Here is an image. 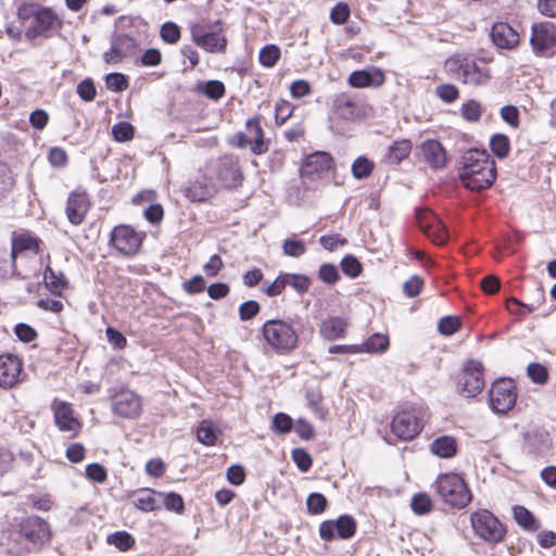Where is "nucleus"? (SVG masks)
Here are the masks:
<instances>
[{
	"mask_svg": "<svg viewBox=\"0 0 556 556\" xmlns=\"http://www.w3.org/2000/svg\"><path fill=\"white\" fill-rule=\"evenodd\" d=\"M351 15L350 7L346 2H338L330 11L329 20L334 25H343L348 22Z\"/></svg>",
	"mask_w": 556,
	"mask_h": 556,
	"instance_id": "bf43d9fd",
	"label": "nucleus"
},
{
	"mask_svg": "<svg viewBox=\"0 0 556 556\" xmlns=\"http://www.w3.org/2000/svg\"><path fill=\"white\" fill-rule=\"evenodd\" d=\"M348 328L346 320L341 316H330L325 319L319 328L320 336L327 341L342 339Z\"/></svg>",
	"mask_w": 556,
	"mask_h": 556,
	"instance_id": "bb28decb",
	"label": "nucleus"
},
{
	"mask_svg": "<svg viewBox=\"0 0 556 556\" xmlns=\"http://www.w3.org/2000/svg\"><path fill=\"white\" fill-rule=\"evenodd\" d=\"M112 408L122 418H137L142 412L141 397L131 390H122L113 397Z\"/></svg>",
	"mask_w": 556,
	"mask_h": 556,
	"instance_id": "dca6fc26",
	"label": "nucleus"
},
{
	"mask_svg": "<svg viewBox=\"0 0 556 556\" xmlns=\"http://www.w3.org/2000/svg\"><path fill=\"white\" fill-rule=\"evenodd\" d=\"M185 197L192 203H204L210 200L214 193L205 175L190 180L184 190Z\"/></svg>",
	"mask_w": 556,
	"mask_h": 556,
	"instance_id": "b1692460",
	"label": "nucleus"
},
{
	"mask_svg": "<svg viewBox=\"0 0 556 556\" xmlns=\"http://www.w3.org/2000/svg\"><path fill=\"white\" fill-rule=\"evenodd\" d=\"M530 45L536 55L549 56L556 53V24L549 21L534 23Z\"/></svg>",
	"mask_w": 556,
	"mask_h": 556,
	"instance_id": "1a4fd4ad",
	"label": "nucleus"
},
{
	"mask_svg": "<svg viewBox=\"0 0 556 556\" xmlns=\"http://www.w3.org/2000/svg\"><path fill=\"white\" fill-rule=\"evenodd\" d=\"M52 409L54 413V421L61 431H73L78 426V420L73 415V409L67 402L58 401L56 399L52 403Z\"/></svg>",
	"mask_w": 556,
	"mask_h": 556,
	"instance_id": "393cba45",
	"label": "nucleus"
},
{
	"mask_svg": "<svg viewBox=\"0 0 556 556\" xmlns=\"http://www.w3.org/2000/svg\"><path fill=\"white\" fill-rule=\"evenodd\" d=\"M342 273L351 278H357L363 271V265L358 258L352 254H346L340 262Z\"/></svg>",
	"mask_w": 556,
	"mask_h": 556,
	"instance_id": "37998d69",
	"label": "nucleus"
},
{
	"mask_svg": "<svg viewBox=\"0 0 556 556\" xmlns=\"http://www.w3.org/2000/svg\"><path fill=\"white\" fill-rule=\"evenodd\" d=\"M457 77L466 85L480 86L489 83L491 74L482 61L464 59L458 66Z\"/></svg>",
	"mask_w": 556,
	"mask_h": 556,
	"instance_id": "2eb2a0df",
	"label": "nucleus"
},
{
	"mask_svg": "<svg viewBox=\"0 0 556 556\" xmlns=\"http://www.w3.org/2000/svg\"><path fill=\"white\" fill-rule=\"evenodd\" d=\"M282 251L285 255L296 258L305 254L306 245L303 240L291 237L283 241Z\"/></svg>",
	"mask_w": 556,
	"mask_h": 556,
	"instance_id": "6e6d98bb",
	"label": "nucleus"
},
{
	"mask_svg": "<svg viewBox=\"0 0 556 556\" xmlns=\"http://www.w3.org/2000/svg\"><path fill=\"white\" fill-rule=\"evenodd\" d=\"M489 146L492 154L500 160L507 157L510 152L509 137L502 132L492 135Z\"/></svg>",
	"mask_w": 556,
	"mask_h": 556,
	"instance_id": "4c0bfd02",
	"label": "nucleus"
},
{
	"mask_svg": "<svg viewBox=\"0 0 556 556\" xmlns=\"http://www.w3.org/2000/svg\"><path fill=\"white\" fill-rule=\"evenodd\" d=\"M390 345V340L387 334L375 332L363 343L358 344L361 353H384Z\"/></svg>",
	"mask_w": 556,
	"mask_h": 556,
	"instance_id": "f704fd0d",
	"label": "nucleus"
},
{
	"mask_svg": "<svg viewBox=\"0 0 556 556\" xmlns=\"http://www.w3.org/2000/svg\"><path fill=\"white\" fill-rule=\"evenodd\" d=\"M293 426V419L286 413L280 412L273 417V430L280 435L290 433Z\"/></svg>",
	"mask_w": 556,
	"mask_h": 556,
	"instance_id": "864d4df0",
	"label": "nucleus"
},
{
	"mask_svg": "<svg viewBox=\"0 0 556 556\" xmlns=\"http://www.w3.org/2000/svg\"><path fill=\"white\" fill-rule=\"evenodd\" d=\"M23 361L13 353L0 355V388L10 389L22 381Z\"/></svg>",
	"mask_w": 556,
	"mask_h": 556,
	"instance_id": "f3484780",
	"label": "nucleus"
},
{
	"mask_svg": "<svg viewBox=\"0 0 556 556\" xmlns=\"http://www.w3.org/2000/svg\"><path fill=\"white\" fill-rule=\"evenodd\" d=\"M305 397L307 400L309 408L314 412V414L320 418L325 419L328 410L323 406V393L319 388H307L305 391Z\"/></svg>",
	"mask_w": 556,
	"mask_h": 556,
	"instance_id": "58836bf2",
	"label": "nucleus"
},
{
	"mask_svg": "<svg viewBox=\"0 0 556 556\" xmlns=\"http://www.w3.org/2000/svg\"><path fill=\"white\" fill-rule=\"evenodd\" d=\"M435 490L444 503L462 509L472 500V494L459 473H442L435 481Z\"/></svg>",
	"mask_w": 556,
	"mask_h": 556,
	"instance_id": "7ed1b4c3",
	"label": "nucleus"
},
{
	"mask_svg": "<svg viewBox=\"0 0 556 556\" xmlns=\"http://www.w3.org/2000/svg\"><path fill=\"white\" fill-rule=\"evenodd\" d=\"M45 7L46 5L38 2L24 1L16 9V16L22 23H25L28 20L34 22L36 16L41 12L40 9H43Z\"/></svg>",
	"mask_w": 556,
	"mask_h": 556,
	"instance_id": "79ce46f5",
	"label": "nucleus"
},
{
	"mask_svg": "<svg viewBox=\"0 0 556 556\" xmlns=\"http://www.w3.org/2000/svg\"><path fill=\"white\" fill-rule=\"evenodd\" d=\"M462 116L467 122L473 123L478 122L481 117L482 109L481 104L476 100L466 101L460 109Z\"/></svg>",
	"mask_w": 556,
	"mask_h": 556,
	"instance_id": "0e129e2a",
	"label": "nucleus"
},
{
	"mask_svg": "<svg viewBox=\"0 0 556 556\" xmlns=\"http://www.w3.org/2000/svg\"><path fill=\"white\" fill-rule=\"evenodd\" d=\"M193 41L210 53H224L227 47L225 36H219L216 30L202 31L199 25L191 26Z\"/></svg>",
	"mask_w": 556,
	"mask_h": 556,
	"instance_id": "4be33fe9",
	"label": "nucleus"
},
{
	"mask_svg": "<svg viewBox=\"0 0 556 556\" xmlns=\"http://www.w3.org/2000/svg\"><path fill=\"white\" fill-rule=\"evenodd\" d=\"M462 327V320L454 315H446L440 318L438 323V331L444 337H450L456 333Z\"/></svg>",
	"mask_w": 556,
	"mask_h": 556,
	"instance_id": "09e8293b",
	"label": "nucleus"
},
{
	"mask_svg": "<svg viewBox=\"0 0 556 556\" xmlns=\"http://www.w3.org/2000/svg\"><path fill=\"white\" fill-rule=\"evenodd\" d=\"M135 127L129 122H118L112 127V136L117 142H127L134 138Z\"/></svg>",
	"mask_w": 556,
	"mask_h": 556,
	"instance_id": "5fc2aeb1",
	"label": "nucleus"
},
{
	"mask_svg": "<svg viewBox=\"0 0 556 556\" xmlns=\"http://www.w3.org/2000/svg\"><path fill=\"white\" fill-rule=\"evenodd\" d=\"M501 118L513 128L519 127L520 112L516 105L506 104L501 108Z\"/></svg>",
	"mask_w": 556,
	"mask_h": 556,
	"instance_id": "774afa93",
	"label": "nucleus"
},
{
	"mask_svg": "<svg viewBox=\"0 0 556 556\" xmlns=\"http://www.w3.org/2000/svg\"><path fill=\"white\" fill-rule=\"evenodd\" d=\"M374 169L375 162L371 161L366 155L357 156L351 165L352 176L357 180L367 179L368 177L371 176Z\"/></svg>",
	"mask_w": 556,
	"mask_h": 556,
	"instance_id": "e433bc0d",
	"label": "nucleus"
},
{
	"mask_svg": "<svg viewBox=\"0 0 556 556\" xmlns=\"http://www.w3.org/2000/svg\"><path fill=\"white\" fill-rule=\"evenodd\" d=\"M303 319L299 316L289 319L274 318L266 320L261 332L264 341L277 353L288 354L299 346V331Z\"/></svg>",
	"mask_w": 556,
	"mask_h": 556,
	"instance_id": "f03ea898",
	"label": "nucleus"
},
{
	"mask_svg": "<svg viewBox=\"0 0 556 556\" xmlns=\"http://www.w3.org/2000/svg\"><path fill=\"white\" fill-rule=\"evenodd\" d=\"M89 203L86 193L71 192L65 207L67 219L73 225H80L88 212Z\"/></svg>",
	"mask_w": 556,
	"mask_h": 556,
	"instance_id": "5701e85b",
	"label": "nucleus"
},
{
	"mask_svg": "<svg viewBox=\"0 0 556 556\" xmlns=\"http://www.w3.org/2000/svg\"><path fill=\"white\" fill-rule=\"evenodd\" d=\"M194 91L205 96L210 100L217 101L224 97L226 88L220 80H199L194 86Z\"/></svg>",
	"mask_w": 556,
	"mask_h": 556,
	"instance_id": "7c9ffc66",
	"label": "nucleus"
},
{
	"mask_svg": "<svg viewBox=\"0 0 556 556\" xmlns=\"http://www.w3.org/2000/svg\"><path fill=\"white\" fill-rule=\"evenodd\" d=\"M180 36L181 29L175 22L167 21L162 24L160 29V37L164 42L168 45H175L179 41Z\"/></svg>",
	"mask_w": 556,
	"mask_h": 556,
	"instance_id": "3c124183",
	"label": "nucleus"
},
{
	"mask_svg": "<svg viewBox=\"0 0 556 556\" xmlns=\"http://www.w3.org/2000/svg\"><path fill=\"white\" fill-rule=\"evenodd\" d=\"M106 542L121 552H127L135 545V538L127 531H115L108 535Z\"/></svg>",
	"mask_w": 556,
	"mask_h": 556,
	"instance_id": "ea45409f",
	"label": "nucleus"
},
{
	"mask_svg": "<svg viewBox=\"0 0 556 556\" xmlns=\"http://www.w3.org/2000/svg\"><path fill=\"white\" fill-rule=\"evenodd\" d=\"M517 392L511 378L495 380L489 390L490 408L500 415L508 413L516 404Z\"/></svg>",
	"mask_w": 556,
	"mask_h": 556,
	"instance_id": "423d86ee",
	"label": "nucleus"
},
{
	"mask_svg": "<svg viewBox=\"0 0 556 556\" xmlns=\"http://www.w3.org/2000/svg\"><path fill=\"white\" fill-rule=\"evenodd\" d=\"M287 286L292 287L299 294H304L308 291L312 279L305 274L286 273Z\"/></svg>",
	"mask_w": 556,
	"mask_h": 556,
	"instance_id": "c03bdc74",
	"label": "nucleus"
},
{
	"mask_svg": "<svg viewBox=\"0 0 556 556\" xmlns=\"http://www.w3.org/2000/svg\"><path fill=\"white\" fill-rule=\"evenodd\" d=\"M245 129L251 136H253L251 152L255 155H261L267 152L269 142L264 137V130L261 126V116L256 115L249 118L245 122Z\"/></svg>",
	"mask_w": 556,
	"mask_h": 556,
	"instance_id": "a878e982",
	"label": "nucleus"
},
{
	"mask_svg": "<svg viewBox=\"0 0 556 556\" xmlns=\"http://www.w3.org/2000/svg\"><path fill=\"white\" fill-rule=\"evenodd\" d=\"M527 376L532 382L544 384L548 380V370L540 363H530L527 366Z\"/></svg>",
	"mask_w": 556,
	"mask_h": 556,
	"instance_id": "e2e57ef3",
	"label": "nucleus"
},
{
	"mask_svg": "<svg viewBox=\"0 0 556 556\" xmlns=\"http://www.w3.org/2000/svg\"><path fill=\"white\" fill-rule=\"evenodd\" d=\"M421 430V419L415 412H399L391 422L392 433L402 441H410L415 439Z\"/></svg>",
	"mask_w": 556,
	"mask_h": 556,
	"instance_id": "f8f14e48",
	"label": "nucleus"
},
{
	"mask_svg": "<svg viewBox=\"0 0 556 556\" xmlns=\"http://www.w3.org/2000/svg\"><path fill=\"white\" fill-rule=\"evenodd\" d=\"M155 495H157V492L152 489H141L132 503L136 508L142 511L159 510L162 506L157 503Z\"/></svg>",
	"mask_w": 556,
	"mask_h": 556,
	"instance_id": "c9c22d12",
	"label": "nucleus"
},
{
	"mask_svg": "<svg viewBox=\"0 0 556 556\" xmlns=\"http://www.w3.org/2000/svg\"><path fill=\"white\" fill-rule=\"evenodd\" d=\"M40 240L29 233H21L18 236H13L12 238V249H11V257L16 260L17 254L25 251H38L39 250Z\"/></svg>",
	"mask_w": 556,
	"mask_h": 556,
	"instance_id": "2f4dec72",
	"label": "nucleus"
},
{
	"mask_svg": "<svg viewBox=\"0 0 556 556\" xmlns=\"http://www.w3.org/2000/svg\"><path fill=\"white\" fill-rule=\"evenodd\" d=\"M20 533L28 543L36 547H41L51 538L49 523L38 516H29L22 520Z\"/></svg>",
	"mask_w": 556,
	"mask_h": 556,
	"instance_id": "ddd939ff",
	"label": "nucleus"
},
{
	"mask_svg": "<svg viewBox=\"0 0 556 556\" xmlns=\"http://www.w3.org/2000/svg\"><path fill=\"white\" fill-rule=\"evenodd\" d=\"M492 43L502 50H513L519 43L520 37L517 29L506 22H495L490 31Z\"/></svg>",
	"mask_w": 556,
	"mask_h": 556,
	"instance_id": "412c9836",
	"label": "nucleus"
},
{
	"mask_svg": "<svg viewBox=\"0 0 556 556\" xmlns=\"http://www.w3.org/2000/svg\"><path fill=\"white\" fill-rule=\"evenodd\" d=\"M137 41L127 34L112 36L111 47L103 53V61L106 64H117L124 58H130L137 52Z\"/></svg>",
	"mask_w": 556,
	"mask_h": 556,
	"instance_id": "4468645a",
	"label": "nucleus"
},
{
	"mask_svg": "<svg viewBox=\"0 0 556 556\" xmlns=\"http://www.w3.org/2000/svg\"><path fill=\"white\" fill-rule=\"evenodd\" d=\"M328 506L327 497L319 492H312L306 498V508L309 515H320Z\"/></svg>",
	"mask_w": 556,
	"mask_h": 556,
	"instance_id": "de8ad7c7",
	"label": "nucleus"
},
{
	"mask_svg": "<svg viewBox=\"0 0 556 556\" xmlns=\"http://www.w3.org/2000/svg\"><path fill=\"white\" fill-rule=\"evenodd\" d=\"M14 334L23 343H30L38 337L37 330L26 323H18L14 326Z\"/></svg>",
	"mask_w": 556,
	"mask_h": 556,
	"instance_id": "69168bd1",
	"label": "nucleus"
},
{
	"mask_svg": "<svg viewBox=\"0 0 556 556\" xmlns=\"http://www.w3.org/2000/svg\"><path fill=\"white\" fill-rule=\"evenodd\" d=\"M216 175L220 184L227 189L236 188L242 180L238 160L231 155H224L218 159Z\"/></svg>",
	"mask_w": 556,
	"mask_h": 556,
	"instance_id": "aec40b11",
	"label": "nucleus"
},
{
	"mask_svg": "<svg viewBox=\"0 0 556 556\" xmlns=\"http://www.w3.org/2000/svg\"><path fill=\"white\" fill-rule=\"evenodd\" d=\"M412 510L418 516H425L432 510V501L426 493H417L412 497Z\"/></svg>",
	"mask_w": 556,
	"mask_h": 556,
	"instance_id": "603ef678",
	"label": "nucleus"
},
{
	"mask_svg": "<svg viewBox=\"0 0 556 556\" xmlns=\"http://www.w3.org/2000/svg\"><path fill=\"white\" fill-rule=\"evenodd\" d=\"M413 149L409 139L394 141L388 149L387 157L390 164L399 165L403 160L408 157Z\"/></svg>",
	"mask_w": 556,
	"mask_h": 556,
	"instance_id": "473e14b6",
	"label": "nucleus"
},
{
	"mask_svg": "<svg viewBox=\"0 0 556 556\" xmlns=\"http://www.w3.org/2000/svg\"><path fill=\"white\" fill-rule=\"evenodd\" d=\"M459 180L471 191L489 189L496 178V164L485 148H469L459 160Z\"/></svg>",
	"mask_w": 556,
	"mask_h": 556,
	"instance_id": "f257e3e1",
	"label": "nucleus"
},
{
	"mask_svg": "<svg viewBox=\"0 0 556 556\" xmlns=\"http://www.w3.org/2000/svg\"><path fill=\"white\" fill-rule=\"evenodd\" d=\"M280 48L277 45L269 43L261 49L258 61L265 67H273L280 59Z\"/></svg>",
	"mask_w": 556,
	"mask_h": 556,
	"instance_id": "49530a36",
	"label": "nucleus"
},
{
	"mask_svg": "<svg viewBox=\"0 0 556 556\" xmlns=\"http://www.w3.org/2000/svg\"><path fill=\"white\" fill-rule=\"evenodd\" d=\"M222 434L218 426L210 419L201 420L195 429L198 442L205 446H214Z\"/></svg>",
	"mask_w": 556,
	"mask_h": 556,
	"instance_id": "c85d7f7f",
	"label": "nucleus"
},
{
	"mask_svg": "<svg viewBox=\"0 0 556 556\" xmlns=\"http://www.w3.org/2000/svg\"><path fill=\"white\" fill-rule=\"evenodd\" d=\"M506 308L510 314L523 317L536 308L534 304H528L521 302L515 296H510L506 300Z\"/></svg>",
	"mask_w": 556,
	"mask_h": 556,
	"instance_id": "13d9d810",
	"label": "nucleus"
},
{
	"mask_svg": "<svg viewBox=\"0 0 556 556\" xmlns=\"http://www.w3.org/2000/svg\"><path fill=\"white\" fill-rule=\"evenodd\" d=\"M43 280L51 293L61 295L62 291L67 288L68 280L63 271H55L47 266L43 274Z\"/></svg>",
	"mask_w": 556,
	"mask_h": 556,
	"instance_id": "72a5a7b5",
	"label": "nucleus"
},
{
	"mask_svg": "<svg viewBox=\"0 0 556 556\" xmlns=\"http://www.w3.org/2000/svg\"><path fill=\"white\" fill-rule=\"evenodd\" d=\"M386 81L384 72L377 66L370 65L362 70L353 71L348 78L352 88H378Z\"/></svg>",
	"mask_w": 556,
	"mask_h": 556,
	"instance_id": "a211bd4d",
	"label": "nucleus"
},
{
	"mask_svg": "<svg viewBox=\"0 0 556 556\" xmlns=\"http://www.w3.org/2000/svg\"><path fill=\"white\" fill-rule=\"evenodd\" d=\"M425 287V279L419 275H413L403 283V293L413 299L418 296Z\"/></svg>",
	"mask_w": 556,
	"mask_h": 556,
	"instance_id": "052dcab7",
	"label": "nucleus"
},
{
	"mask_svg": "<svg viewBox=\"0 0 556 556\" xmlns=\"http://www.w3.org/2000/svg\"><path fill=\"white\" fill-rule=\"evenodd\" d=\"M36 20L24 31L26 40L34 42L36 39H51L60 37L64 27L63 18L51 7L40 9Z\"/></svg>",
	"mask_w": 556,
	"mask_h": 556,
	"instance_id": "39448f33",
	"label": "nucleus"
},
{
	"mask_svg": "<svg viewBox=\"0 0 556 556\" xmlns=\"http://www.w3.org/2000/svg\"><path fill=\"white\" fill-rule=\"evenodd\" d=\"M357 522L349 514L340 515L337 519H328L319 525V536L326 542L350 540L356 533Z\"/></svg>",
	"mask_w": 556,
	"mask_h": 556,
	"instance_id": "9d476101",
	"label": "nucleus"
},
{
	"mask_svg": "<svg viewBox=\"0 0 556 556\" xmlns=\"http://www.w3.org/2000/svg\"><path fill=\"white\" fill-rule=\"evenodd\" d=\"M470 523L475 535L488 544L496 545L506 539V526L488 509L471 513Z\"/></svg>",
	"mask_w": 556,
	"mask_h": 556,
	"instance_id": "20e7f679",
	"label": "nucleus"
},
{
	"mask_svg": "<svg viewBox=\"0 0 556 556\" xmlns=\"http://www.w3.org/2000/svg\"><path fill=\"white\" fill-rule=\"evenodd\" d=\"M105 86L113 92H122L129 86L128 76L119 72H111L104 77Z\"/></svg>",
	"mask_w": 556,
	"mask_h": 556,
	"instance_id": "a18cd8bd",
	"label": "nucleus"
},
{
	"mask_svg": "<svg viewBox=\"0 0 556 556\" xmlns=\"http://www.w3.org/2000/svg\"><path fill=\"white\" fill-rule=\"evenodd\" d=\"M146 233L138 232L129 225L115 226L110 235V244L125 256L136 255L143 242Z\"/></svg>",
	"mask_w": 556,
	"mask_h": 556,
	"instance_id": "6e6552de",
	"label": "nucleus"
},
{
	"mask_svg": "<svg viewBox=\"0 0 556 556\" xmlns=\"http://www.w3.org/2000/svg\"><path fill=\"white\" fill-rule=\"evenodd\" d=\"M317 277L328 286H333L340 280L338 267L332 263H324L319 266Z\"/></svg>",
	"mask_w": 556,
	"mask_h": 556,
	"instance_id": "8fccbe9b",
	"label": "nucleus"
},
{
	"mask_svg": "<svg viewBox=\"0 0 556 556\" xmlns=\"http://www.w3.org/2000/svg\"><path fill=\"white\" fill-rule=\"evenodd\" d=\"M484 368L481 362L468 359L458 378L457 390L465 397H476L484 389Z\"/></svg>",
	"mask_w": 556,
	"mask_h": 556,
	"instance_id": "0eeeda50",
	"label": "nucleus"
},
{
	"mask_svg": "<svg viewBox=\"0 0 556 556\" xmlns=\"http://www.w3.org/2000/svg\"><path fill=\"white\" fill-rule=\"evenodd\" d=\"M86 477L96 483H103L108 479V471L105 467L99 463L88 464L85 468Z\"/></svg>",
	"mask_w": 556,
	"mask_h": 556,
	"instance_id": "338daca9",
	"label": "nucleus"
},
{
	"mask_svg": "<svg viewBox=\"0 0 556 556\" xmlns=\"http://www.w3.org/2000/svg\"><path fill=\"white\" fill-rule=\"evenodd\" d=\"M513 518L515 522L525 531L535 532L540 529L541 523L540 520L534 516V514L522 505H514L513 508Z\"/></svg>",
	"mask_w": 556,
	"mask_h": 556,
	"instance_id": "c756f323",
	"label": "nucleus"
},
{
	"mask_svg": "<svg viewBox=\"0 0 556 556\" xmlns=\"http://www.w3.org/2000/svg\"><path fill=\"white\" fill-rule=\"evenodd\" d=\"M157 495L163 498V506L166 510L176 514L185 511V501L182 496L176 492H157Z\"/></svg>",
	"mask_w": 556,
	"mask_h": 556,
	"instance_id": "a19ab883",
	"label": "nucleus"
},
{
	"mask_svg": "<svg viewBox=\"0 0 556 556\" xmlns=\"http://www.w3.org/2000/svg\"><path fill=\"white\" fill-rule=\"evenodd\" d=\"M291 457L301 472H307L313 465V458L303 447H295L291 452Z\"/></svg>",
	"mask_w": 556,
	"mask_h": 556,
	"instance_id": "4d7b16f0",
	"label": "nucleus"
},
{
	"mask_svg": "<svg viewBox=\"0 0 556 556\" xmlns=\"http://www.w3.org/2000/svg\"><path fill=\"white\" fill-rule=\"evenodd\" d=\"M333 163V157L329 152L315 151L304 157L300 175L303 179L318 180L332 168Z\"/></svg>",
	"mask_w": 556,
	"mask_h": 556,
	"instance_id": "9b49d317",
	"label": "nucleus"
},
{
	"mask_svg": "<svg viewBox=\"0 0 556 556\" xmlns=\"http://www.w3.org/2000/svg\"><path fill=\"white\" fill-rule=\"evenodd\" d=\"M78 97L85 102H91L97 96L96 85L92 78L86 77L76 87Z\"/></svg>",
	"mask_w": 556,
	"mask_h": 556,
	"instance_id": "680f3d73",
	"label": "nucleus"
},
{
	"mask_svg": "<svg viewBox=\"0 0 556 556\" xmlns=\"http://www.w3.org/2000/svg\"><path fill=\"white\" fill-rule=\"evenodd\" d=\"M430 451L440 458L450 459L457 454L458 443L452 435H440L431 442Z\"/></svg>",
	"mask_w": 556,
	"mask_h": 556,
	"instance_id": "cd10ccee",
	"label": "nucleus"
},
{
	"mask_svg": "<svg viewBox=\"0 0 556 556\" xmlns=\"http://www.w3.org/2000/svg\"><path fill=\"white\" fill-rule=\"evenodd\" d=\"M417 150L431 169L440 170L446 166V150L438 139L425 140L417 147Z\"/></svg>",
	"mask_w": 556,
	"mask_h": 556,
	"instance_id": "6ab92c4d",
	"label": "nucleus"
}]
</instances>
